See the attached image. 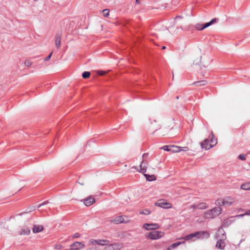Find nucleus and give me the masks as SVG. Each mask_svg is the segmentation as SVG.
<instances>
[{"mask_svg": "<svg viewBox=\"0 0 250 250\" xmlns=\"http://www.w3.org/2000/svg\"><path fill=\"white\" fill-rule=\"evenodd\" d=\"M249 153L250 154V151L249 152Z\"/></svg>", "mask_w": 250, "mask_h": 250, "instance_id": "09e8293b", "label": "nucleus"}, {"mask_svg": "<svg viewBox=\"0 0 250 250\" xmlns=\"http://www.w3.org/2000/svg\"><path fill=\"white\" fill-rule=\"evenodd\" d=\"M52 54V52H51L47 57H46L44 59V61H47L49 60L51 57Z\"/></svg>", "mask_w": 250, "mask_h": 250, "instance_id": "72a5a7b5", "label": "nucleus"}, {"mask_svg": "<svg viewBox=\"0 0 250 250\" xmlns=\"http://www.w3.org/2000/svg\"><path fill=\"white\" fill-rule=\"evenodd\" d=\"M207 83V81H201L196 82L194 83H193V84L196 86H199L205 85Z\"/></svg>", "mask_w": 250, "mask_h": 250, "instance_id": "4be33fe9", "label": "nucleus"}, {"mask_svg": "<svg viewBox=\"0 0 250 250\" xmlns=\"http://www.w3.org/2000/svg\"><path fill=\"white\" fill-rule=\"evenodd\" d=\"M30 233V230L28 228H23L19 231L21 235H28Z\"/></svg>", "mask_w": 250, "mask_h": 250, "instance_id": "dca6fc26", "label": "nucleus"}, {"mask_svg": "<svg viewBox=\"0 0 250 250\" xmlns=\"http://www.w3.org/2000/svg\"><path fill=\"white\" fill-rule=\"evenodd\" d=\"M64 250H79L78 249H74V248H71L70 249H66Z\"/></svg>", "mask_w": 250, "mask_h": 250, "instance_id": "a19ab883", "label": "nucleus"}, {"mask_svg": "<svg viewBox=\"0 0 250 250\" xmlns=\"http://www.w3.org/2000/svg\"><path fill=\"white\" fill-rule=\"evenodd\" d=\"M189 209L192 211H195L197 208L196 204H192L189 207Z\"/></svg>", "mask_w": 250, "mask_h": 250, "instance_id": "a878e982", "label": "nucleus"}, {"mask_svg": "<svg viewBox=\"0 0 250 250\" xmlns=\"http://www.w3.org/2000/svg\"><path fill=\"white\" fill-rule=\"evenodd\" d=\"M213 145L209 144V140L208 139H206L204 141L201 143V147L202 148H205L206 150H208L210 148L212 147Z\"/></svg>", "mask_w": 250, "mask_h": 250, "instance_id": "ddd939ff", "label": "nucleus"}, {"mask_svg": "<svg viewBox=\"0 0 250 250\" xmlns=\"http://www.w3.org/2000/svg\"><path fill=\"white\" fill-rule=\"evenodd\" d=\"M136 1L137 3H139V0H136Z\"/></svg>", "mask_w": 250, "mask_h": 250, "instance_id": "de8ad7c7", "label": "nucleus"}, {"mask_svg": "<svg viewBox=\"0 0 250 250\" xmlns=\"http://www.w3.org/2000/svg\"><path fill=\"white\" fill-rule=\"evenodd\" d=\"M95 202V199L92 196H89L83 200V203L86 206H90Z\"/></svg>", "mask_w": 250, "mask_h": 250, "instance_id": "4468645a", "label": "nucleus"}, {"mask_svg": "<svg viewBox=\"0 0 250 250\" xmlns=\"http://www.w3.org/2000/svg\"><path fill=\"white\" fill-rule=\"evenodd\" d=\"M222 210V209L220 206L215 207L205 212L203 215V217L205 219L214 218L219 215L221 213Z\"/></svg>", "mask_w": 250, "mask_h": 250, "instance_id": "f257e3e1", "label": "nucleus"}, {"mask_svg": "<svg viewBox=\"0 0 250 250\" xmlns=\"http://www.w3.org/2000/svg\"><path fill=\"white\" fill-rule=\"evenodd\" d=\"M241 188L244 190H250V182L242 184L241 186Z\"/></svg>", "mask_w": 250, "mask_h": 250, "instance_id": "5701e85b", "label": "nucleus"}, {"mask_svg": "<svg viewBox=\"0 0 250 250\" xmlns=\"http://www.w3.org/2000/svg\"><path fill=\"white\" fill-rule=\"evenodd\" d=\"M211 134H212V139L211 140V142L212 143L214 144V145H216L217 144V139L213 138V134L212 132H211Z\"/></svg>", "mask_w": 250, "mask_h": 250, "instance_id": "2f4dec72", "label": "nucleus"}, {"mask_svg": "<svg viewBox=\"0 0 250 250\" xmlns=\"http://www.w3.org/2000/svg\"><path fill=\"white\" fill-rule=\"evenodd\" d=\"M125 217H126L125 216H118L114 217L112 220L111 222L115 224H120L122 223H127L129 222V221H125Z\"/></svg>", "mask_w": 250, "mask_h": 250, "instance_id": "f8f14e48", "label": "nucleus"}, {"mask_svg": "<svg viewBox=\"0 0 250 250\" xmlns=\"http://www.w3.org/2000/svg\"><path fill=\"white\" fill-rule=\"evenodd\" d=\"M32 64V62L28 60H26L24 62V64L26 66L29 67Z\"/></svg>", "mask_w": 250, "mask_h": 250, "instance_id": "c85d7f7f", "label": "nucleus"}, {"mask_svg": "<svg viewBox=\"0 0 250 250\" xmlns=\"http://www.w3.org/2000/svg\"><path fill=\"white\" fill-rule=\"evenodd\" d=\"M79 236H80V235L78 233H75L73 235V237H74V238H77V237H79Z\"/></svg>", "mask_w": 250, "mask_h": 250, "instance_id": "58836bf2", "label": "nucleus"}, {"mask_svg": "<svg viewBox=\"0 0 250 250\" xmlns=\"http://www.w3.org/2000/svg\"><path fill=\"white\" fill-rule=\"evenodd\" d=\"M184 243H185V242H178L175 243L170 245V248H172V249H173L177 247L178 246H179L181 244H183Z\"/></svg>", "mask_w": 250, "mask_h": 250, "instance_id": "b1692460", "label": "nucleus"}, {"mask_svg": "<svg viewBox=\"0 0 250 250\" xmlns=\"http://www.w3.org/2000/svg\"><path fill=\"white\" fill-rule=\"evenodd\" d=\"M36 209L35 207H31L27 209L28 212H32Z\"/></svg>", "mask_w": 250, "mask_h": 250, "instance_id": "473e14b6", "label": "nucleus"}, {"mask_svg": "<svg viewBox=\"0 0 250 250\" xmlns=\"http://www.w3.org/2000/svg\"><path fill=\"white\" fill-rule=\"evenodd\" d=\"M90 75V73L88 71H84L82 74V77L84 79H87V78H89Z\"/></svg>", "mask_w": 250, "mask_h": 250, "instance_id": "393cba45", "label": "nucleus"}, {"mask_svg": "<svg viewBox=\"0 0 250 250\" xmlns=\"http://www.w3.org/2000/svg\"><path fill=\"white\" fill-rule=\"evenodd\" d=\"M216 22V19H213L211 21H210L206 23L205 24H200L198 23L195 25V28L197 30H202L204 29L205 28L208 27L210 25H212V24Z\"/></svg>", "mask_w": 250, "mask_h": 250, "instance_id": "423d86ee", "label": "nucleus"}, {"mask_svg": "<svg viewBox=\"0 0 250 250\" xmlns=\"http://www.w3.org/2000/svg\"><path fill=\"white\" fill-rule=\"evenodd\" d=\"M201 57L200 56L199 59H198V61L197 62H195V61H194L193 64H198L199 63L201 62Z\"/></svg>", "mask_w": 250, "mask_h": 250, "instance_id": "f704fd0d", "label": "nucleus"}, {"mask_svg": "<svg viewBox=\"0 0 250 250\" xmlns=\"http://www.w3.org/2000/svg\"><path fill=\"white\" fill-rule=\"evenodd\" d=\"M43 230V227L40 225H35L33 226L32 230L33 233H37L42 231Z\"/></svg>", "mask_w": 250, "mask_h": 250, "instance_id": "2eb2a0df", "label": "nucleus"}, {"mask_svg": "<svg viewBox=\"0 0 250 250\" xmlns=\"http://www.w3.org/2000/svg\"><path fill=\"white\" fill-rule=\"evenodd\" d=\"M47 203H48L47 202H44V203H42V204H41L39 205V206H38V208H40L41 206H43V205H45V204H47Z\"/></svg>", "mask_w": 250, "mask_h": 250, "instance_id": "4c0bfd02", "label": "nucleus"}, {"mask_svg": "<svg viewBox=\"0 0 250 250\" xmlns=\"http://www.w3.org/2000/svg\"><path fill=\"white\" fill-rule=\"evenodd\" d=\"M204 236H206V237L209 236V234L207 231H197L194 233H191L189 235H186L184 237L182 238L186 241H189L193 239L194 238H196V239L198 238H202L204 237Z\"/></svg>", "mask_w": 250, "mask_h": 250, "instance_id": "7ed1b4c3", "label": "nucleus"}, {"mask_svg": "<svg viewBox=\"0 0 250 250\" xmlns=\"http://www.w3.org/2000/svg\"><path fill=\"white\" fill-rule=\"evenodd\" d=\"M91 243L93 245H99L105 246V247L109 244V242L108 240L104 239L92 240L91 241Z\"/></svg>", "mask_w": 250, "mask_h": 250, "instance_id": "9b49d317", "label": "nucleus"}, {"mask_svg": "<svg viewBox=\"0 0 250 250\" xmlns=\"http://www.w3.org/2000/svg\"><path fill=\"white\" fill-rule=\"evenodd\" d=\"M169 150L173 153L179 152L181 151V147L174 146H170Z\"/></svg>", "mask_w": 250, "mask_h": 250, "instance_id": "6ab92c4d", "label": "nucleus"}, {"mask_svg": "<svg viewBox=\"0 0 250 250\" xmlns=\"http://www.w3.org/2000/svg\"><path fill=\"white\" fill-rule=\"evenodd\" d=\"M217 235L218 238H220V239L217 241L216 247L219 249L222 250L225 246L224 240L226 238L223 228H220L218 229Z\"/></svg>", "mask_w": 250, "mask_h": 250, "instance_id": "f03ea898", "label": "nucleus"}, {"mask_svg": "<svg viewBox=\"0 0 250 250\" xmlns=\"http://www.w3.org/2000/svg\"><path fill=\"white\" fill-rule=\"evenodd\" d=\"M122 248V244L120 243L109 244L104 248V250H120Z\"/></svg>", "mask_w": 250, "mask_h": 250, "instance_id": "1a4fd4ad", "label": "nucleus"}, {"mask_svg": "<svg viewBox=\"0 0 250 250\" xmlns=\"http://www.w3.org/2000/svg\"><path fill=\"white\" fill-rule=\"evenodd\" d=\"M144 176L146 177L147 181L151 182L155 181L156 179V176L154 174H149L147 173H144Z\"/></svg>", "mask_w": 250, "mask_h": 250, "instance_id": "f3484780", "label": "nucleus"}, {"mask_svg": "<svg viewBox=\"0 0 250 250\" xmlns=\"http://www.w3.org/2000/svg\"><path fill=\"white\" fill-rule=\"evenodd\" d=\"M61 44V37L60 34H57L55 36V45L57 48H59Z\"/></svg>", "mask_w": 250, "mask_h": 250, "instance_id": "a211bd4d", "label": "nucleus"}, {"mask_svg": "<svg viewBox=\"0 0 250 250\" xmlns=\"http://www.w3.org/2000/svg\"><path fill=\"white\" fill-rule=\"evenodd\" d=\"M245 214L250 215V210L249 211H248L247 213H246Z\"/></svg>", "mask_w": 250, "mask_h": 250, "instance_id": "a18cd8bd", "label": "nucleus"}, {"mask_svg": "<svg viewBox=\"0 0 250 250\" xmlns=\"http://www.w3.org/2000/svg\"><path fill=\"white\" fill-rule=\"evenodd\" d=\"M235 202V199L232 197L227 196L221 199H218L216 201V205L220 207L223 206H230Z\"/></svg>", "mask_w": 250, "mask_h": 250, "instance_id": "20e7f679", "label": "nucleus"}, {"mask_svg": "<svg viewBox=\"0 0 250 250\" xmlns=\"http://www.w3.org/2000/svg\"><path fill=\"white\" fill-rule=\"evenodd\" d=\"M179 19H182V17L181 16H177V17H175V20H176Z\"/></svg>", "mask_w": 250, "mask_h": 250, "instance_id": "ea45409f", "label": "nucleus"}, {"mask_svg": "<svg viewBox=\"0 0 250 250\" xmlns=\"http://www.w3.org/2000/svg\"><path fill=\"white\" fill-rule=\"evenodd\" d=\"M165 233L162 231H152L145 234L146 239L150 240H157L163 237Z\"/></svg>", "mask_w": 250, "mask_h": 250, "instance_id": "39448f33", "label": "nucleus"}, {"mask_svg": "<svg viewBox=\"0 0 250 250\" xmlns=\"http://www.w3.org/2000/svg\"><path fill=\"white\" fill-rule=\"evenodd\" d=\"M155 205L165 209H169L172 208V205L171 203L166 202L164 200L158 201L155 204Z\"/></svg>", "mask_w": 250, "mask_h": 250, "instance_id": "0eeeda50", "label": "nucleus"}, {"mask_svg": "<svg viewBox=\"0 0 250 250\" xmlns=\"http://www.w3.org/2000/svg\"><path fill=\"white\" fill-rule=\"evenodd\" d=\"M98 74L100 75L103 76L105 74V72L103 71H99L98 72Z\"/></svg>", "mask_w": 250, "mask_h": 250, "instance_id": "c9c22d12", "label": "nucleus"}, {"mask_svg": "<svg viewBox=\"0 0 250 250\" xmlns=\"http://www.w3.org/2000/svg\"><path fill=\"white\" fill-rule=\"evenodd\" d=\"M161 148L167 151H170V150H169L170 148V146H162Z\"/></svg>", "mask_w": 250, "mask_h": 250, "instance_id": "c756f323", "label": "nucleus"}, {"mask_svg": "<svg viewBox=\"0 0 250 250\" xmlns=\"http://www.w3.org/2000/svg\"><path fill=\"white\" fill-rule=\"evenodd\" d=\"M143 228L147 230H156L159 229L160 226L156 223H145L143 225Z\"/></svg>", "mask_w": 250, "mask_h": 250, "instance_id": "6e6552de", "label": "nucleus"}, {"mask_svg": "<svg viewBox=\"0 0 250 250\" xmlns=\"http://www.w3.org/2000/svg\"><path fill=\"white\" fill-rule=\"evenodd\" d=\"M109 10L108 9H105L103 10V16L107 17L109 15Z\"/></svg>", "mask_w": 250, "mask_h": 250, "instance_id": "bb28decb", "label": "nucleus"}, {"mask_svg": "<svg viewBox=\"0 0 250 250\" xmlns=\"http://www.w3.org/2000/svg\"><path fill=\"white\" fill-rule=\"evenodd\" d=\"M196 205L197 208L199 209H206L208 208V206L205 202H201Z\"/></svg>", "mask_w": 250, "mask_h": 250, "instance_id": "412c9836", "label": "nucleus"}, {"mask_svg": "<svg viewBox=\"0 0 250 250\" xmlns=\"http://www.w3.org/2000/svg\"><path fill=\"white\" fill-rule=\"evenodd\" d=\"M245 215H246V214H245ZM244 215V214H240V215L237 216V217H240L243 216Z\"/></svg>", "mask_w": 250, "mask_h": 250, "instance_id": "37998d69", "label": "nucleus"}, {"mask_svg": "<svg viewBox=\"0 0 250 250\" xmlns=\"http://www.w3.org/2000/svg\"><path fill=\"white\" fill-rule=\"evenodd\" d=\"M188 150V147H181V151H186Z\"/></svg>", "mask_w": 250, "mask_h": 250, "instance_id": "e433bc0d", "label": "nucleus"}, {"mask_svg": "<svg viewBox=\"0 0 250 250\" xmlns=\"http://www.w3.org/2000/svg\"><path fill=\"white\" fill-rule=\"evenodd\" d=\"M147 153H144L143 155V157L145 158V157H147Z\"/></svg>", "mask_w": 250, "mask_h": 250, "instance_id": "79ce46f5", "label": "nucleus"}, {"mask_svg": "<svg viewBox=\"0 0 250 250\" xmlns=\"http://www.w3.org/2000/svg\"><path fill=\"white\" fill-rule=\"evenodd\" d=\"M70 247L71 248L75 247H77V249L79 250V249L83 248L84 247V245L81 242H77L71 244Z\"/></svg>", "mask_w": 250, "mask_h": 250, "instance_id": "aec40b11", "label": "nucleus"}, {"mask_svg": "<svg viewBox=\"0 0 250 250\" xmlns=\"http://www.w3.org/2000/svg\"><path fill=\"white\" fill-rule=\"evenodd\" d=\"M140 213L141 214L148 215L150 213V211L147 209H146L145 210L140 211Z\"/></svg>", "mask_w": 250, "mask_h": 250, "instance_id": "cd10ccee", "label": "nucleus"}, {"mask_svg": "<svg viewBox=\"0 0 250 250\" xmlns=\"http://www.w3.org/2000/svg\"><path fill=\"white\" fill-rule=\"evenodd\" d=\"M238 158L241 160H245L246 159V155L240 154L238 156Z\"/></svg>", "mask_w": 250, "mask_h": 250, "instance_id": "7c9ffc66", "label": "nucleus"}, {"mask_svg": "<svg viewBox=\"0 0 250 250\" xmlns=\"http://www.w3.org/2000/svg\"><path fill=\"white\" fill-rule=\"evenodd\" d=\"M165 48H166V46H163L162 47V49H165Z\"/></svg>", "mask_w": 250, "mask_h": 250, "instance_id": "49530a36", "label": "nucleus"}, {"mask_svg": "<svg viewBox=\"0 0 250 250\" xmlns=\"http://www.w3.org/2000/svg\"><path fill=\"white\" fill-rule=\"evenodd\" d=\"M172 249L170 248V245L167 248V250H171Z\"/></svg>", "mask_w": 250, "mask_h": 250, "instance_id": "c03bdc74", "label": "nucleus"}, {"mask_svg": "<svg viewBox=\"0 0 250 250\" xmlns=\"http://www.w3.org/2000/svg\"><path fill=\"white\" fill-rule=\"evenodd\" d=\"M147 162L144 161H143L142 163L140 165V170H138L136 167H131V172H134L135 170H137L139 172H146L147 169Z\"/></svg>", "mask_w": 250, "mask_h": 250, "instance_id": "9d476101", "label": "nucleus"}]
</instances>
